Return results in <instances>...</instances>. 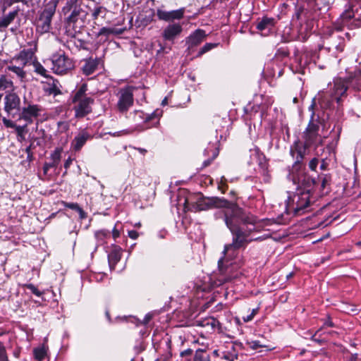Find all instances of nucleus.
I'll use <instances>...</instances> for the list:
<instances>
[{
    "instance_id": "obj_1",
    "label": "nucleus",
    "mask_w": 361,
    "mask_h": 361,
    "mask_svg": "<svg viewBox=\"0 0 361 361\" xmlns=\"http://www.w3.org/2000/svg\"><path fill=\"white\" fill-rule=\"evenodd\" d=\"M215 216L216 219H222L232 233V243L224 246V256L231 251L245 247L252 240L249 236L255 228L254 220L237 204L224 212H216Z\"/></svg>"
},
{
    "instance_id": "obj_2",
    "label": "nucleus",
    "mask_w": 361,
    "mask_h": 361,
    "mask_svg": "<svg viewBox=\"0 0 361 361\" xmlns=\"http://www.w3.org/2000/svg\"><path fill=\"white\" fill-rule=\"evenodd\" d=\"M319 121L314 120V112L312 111L310 122L303 133L304 142L298 140L290 147V154L294 159L293 169L299 171L304 166V159L307 149L312 146L317 147L323 143V137L319 134Z\"/></svg>"
},
{
    "instance_id": "obj_3",
    "label": "nucleus",
    "mask_w": 361,
    "mask_h": 361,
    "mask_svg": "<svg viewBox=\"0 0 361 361\" xmlns=\"http://www.w3.org/2000/svg\"><path fill=\"white\" fill-rule=\"evenodd\" d=\"M236 204L216 197H205L201 193L190 195L185 199V206L192 212L210 209L214 207L223 208L220 212L228 210Z\"/></svg>"
},
{
    "instance_id": "obj_4",
    "label": "nucleus",
    "mask_w": 361,
    "mask_h": 361,
    "mask_svg": "<svg viewBox=\"0 0 361 361\" xmlns=\"http://www.w3.org/2000/svg\"><path fill=\"white\" fill-rule=\"evenodd\" d=\"M62 12L66 16V23L68 26L73 27L74 29L82 26L87 13L78 4V0H68Z\"/></svg>"
},
{
    "instance_id": "obj_5",
    "label": "nucleus",
    "mask_w": 361,
    "mask_h": 361,
    "mask_svg": "<svg viewBox=\"0 0 361 361\" xmlns=\"http://www.w3.org/2000/svg\"><path fill=\"white\" fill-rule=\"evenodd\" d=\"M87 85L83 83L73 96V103L75 116L77 118H82L92 111V104L94 99L86 94Z\"/></svg>"
},
{
    "instance_id": "obj_6",
    "label": "nucleus",
    "mask_w": 361,
    "mask_h": 361,
    "mask_svg": "<svg viewBox=\"0 0 361 361\" xmlns=\"http://www.w3.org/2000/svg\"><path fill=\"white\" fill-rule=\"evenodd\" d=\"M348 89L346 82L341 78H337L334 80L333 85H331L329 90L324 92L321 97L320 103L324 108H330L334 102H340Z\"/></svg>"
},
{
    "instance_id": "obj_7",
    "label": "nucleus",
    "mask_w": 361,
    "mask_h": 361,
    "mask_svg": "<svg viewBox=\"0 0 361 361\" xmlns=\"http://www.w3.org/2000/svg\"><path fill=\"white\" fill-rule=\"evenodd\" d=\"M59 0H50L37 20V31L40 34L49 32L51 30V23L56 12Z\"/></svg>"
},
{
    "instance_id": "obj_8",
    "label": "nucleus",
    "mask_w": 361,
    "mask_h": 361,
    "mask_svg": "<svg viewBox=\"0 0 361 361\" xmlns=\"http://www.w3.org/2000/svg\"><path fill=\"white\" fill-rule=\"evenodd\" d=\"M51 69L56 74L63 75L67 73L74 68L73 60L64 51H58L51 56Z\"/></svg>"
},
{
    "instance_id": "obj_9",
    "label": "nucleus",
    "mask_w": 361,
    "mask_h": 361,
    "mask_svg": "<svg viewBox=\"0 0 361 361\" xmlns=\"http://www.w3.org/2000/svg\"><path fill=\"white\" fill-rule=\"evenodd\" d=\"M133 87L127 86L121 88L118 92V99L116 104L118 111L121 114H126L133 105Z\"/></svg>"
},
{
    "instance_id": "obj_10",
    "label": "nucleus",
    "mask_w": 361,
    "mask_h": 361,
    "mask_svg": "<svg viewBox=\"0 0 361 361\" xmlns=\"http://www.w3.org/2000/svg\"><path fill=\"white\" fill-rule=\"evenodd\" d=\"M182 361H210V355L205 349L198 348L195 351L191 348L180 353Z\"/></svg>"
},
{
    "instance_id": "obj_11",
    "label": "nucleus",
    "mask_w": 361,
    "mask_h": 361,
    "mask_svg": "<svg viewBox=\"0 0 361 361\" xmlns=\"http://www.w3.org/2000/svg\"><path fill=\"white\" fill-rule=\"evenodd\" d=\"M313 197L311 196L309 190L302 191L294 196L293 201L295 202V206L293 208L295 214H302L307 211L310 205Z\"/></svg>"
},
{
    "instance_id": "obj_12",
    "label": "nucleus",
    "mask_w": 361,
    "mask_h": 361,
    "mask_svg": "<svg viewBox=\"0 0 361 361\" xmlns=\"http://www.w3.org/2000/svg\"><path fill=\"white\" fill-rule=\"evenodd\" d=\"M324 44L327 46L329 51L336 50L337 52H342L345 47L344 38L337 33L326 39Z\"/></svg>"
},
{
    "instance_id": "obj_13",
    "label": "nucleus",
    "mask_w": 361,
    "mask_h": 361,
    "mask_svg": "<svg viewBox=\"0 0 361 361\" xmlns=\"http://www.w3.org/2000/svg\"><path fill=\"white\" fill-rule=\"evenodd\" d=\"M183 31L180 23H170L162 32V37L166 41H173Z\"/></svg>"
},
{
    "instance_id": "obj_14",
    "label": "nucleus",
    "mask_w": 361,
    "mask_h": 361,
    "mask_svg": "<svg viewBox=\"0 0 361 361\" xmlns=\"http://www.w3.org/2000/svg\"><path fill=\"white\" fill-rule=\"evenodd\" d=\"M184 8L166 11L161 9H157V16L159 20L164 21H173L180 20L183 17Z\"/></svg>"
},
{
    "instance_id": "obj_15",
    "label": "nucleus",
    "mask_w": 361,
    "mask_h": 361,
    "mask_svg": "<svg viewBox=\"0 0 361 361\" xmlns=\"http://www.w3.org/2000/svg\"><path fill=\"white\" fill-rule=\"evenodd\" d=\"M92 137L87 129L81 130L71 142L72 149L75 152L80 151L86 142Z\"/></svg>"
},
{
    "instance_id": "obj_16",
    "label": "nucleus",
    "mask_w": 361,
    "mask_h": 361,
    "mask_svg": "<svg viewBox=\"0 0 361 361\" xmlns=\"http://www.w3.org/2000/svg\"><path fill=\"white\" fill-rule=\"evenodd\" d=\"M206 36L207 35L204 30L201 29L196 30L186 39L188 49H191L200 44L204 40Z\"/></svg>"
},
{
    "instance_id": "obj_17",
    "label": "nucleus",
    "mask_w": 361,
    "mask_h": 361,
    "mask_svg": "<svg viewBox=\"0 0 361 361\" xmlns=\"http://www.w3.org/2000/svg\"><path fill=\"white\" fill-rule=\"evenodd\" d=\"M41 108L36 104H29L27 107L23 109L22 118L27 123H31L34 118H36L39 115Z\"/></svg>"
},
{
    "instance_id": "obj_18",
    "label": "nucleus",
    "mask_w": 361,
    "mask_h": 361,
    "mask_svg": "<svg viewBox=\"0 0 361 361\" xmlns=\"http://www.w3.org/2000/svg\"><path fill=\"white\" fill-rule=\"evenodd\" d=\"M20 104V99L15 93H9L5 97L4 110L11 114L13 111H17Z\"/></svg>"
},
{
    "instance_id": "obj_19",
    "label": "nucleus",
    "mask_w": 361,
    "mask_h": 361,
    "mask_svg": "<svg viewBox=\"0 0 361 361\" xmlns=\"http://www.w3.org/2000/svg\"><path fill=\"white\" fill-rule=\"evenodd\" d=\"M197 326L206 327L209 330L214 331L218 330L219 333L223 332L221 324L214 317H206L197 321Z\"/></svg>"
},
{
    "instance_id": "obj_20",
    "label": "nucleus",
    "mask_w": 361,
    "mask_h": 361,
    "mask_svg": "<svg viewBox=\"0 0 361 361\" xmlns=\"http://www.w3.org/2000/svg\"><path fill=\"white\" fill-rule=\"evenodd\" d=\"M122 256V249L120 246L113 244L111 250L108 255V260L110 267H114L116 264L121 260Z\"/></svg>"
},
{
    "instance_id": "obj_21",
    "label": "nucleus",
    "mask_w": 361,
    "mask_h": 361,
    "mask_svg": "<svg viewBox=\"0 0 361 361\" xmlns=\"http://www.w3.org/2000/svg\"><path fill=\"white\" fill-rule=\"evenodd\" d=\"M101 60L99 58H90L85 61V64L82 66V73L86 75H90L94 73L97 69Z\"/></svg>"
},
{
    "instance_id": "obj_22",
    "label": "nucleus",
    "mask_w": 361,
    "mask_h": 361,
    "mask_svg": "<svg viewBox=\"0 0 361 361\" xmlns=\"http://www.w3.org/2000/svg\"><path fill=\"white\" fill-rule=\"evenodd\" d=\"M37 49L36 45L34 48L22 50L18 56V59L20 60L23 66H25L31 62H33V58H35V52Z\"/></svg>"
},
{
    "instance_id": "obj_23",
    "label": "nucleus",
    "mask_w": 361,
    "mask_h": 361,
    "mask_svg": "<svg viewBox=\"0 0 361 361\" xmlns=\"http://www.w3.org/2000/svg\"><path fill=\"white\" fill-rule=\"evenodd\" d=\"M47 78L49 79V82H47V86L44 87V91L49 94L54 96L61 94L59 81L51 77Z\"/></svg>"
},
{
    "instance_id": "obj_24",
    "label": "nucleus",
    "mask_w": 361,
    "mask_h": 361,
    "mask_svg": "<svg viewBox=\"0 0 361 361\" xmlns=\"http://www.w3.org/2000/svg\"><path fill=\"white\" fill-rule=\"evenodd\" d=\"M275 24V20L273 18L263 17L257 24V29L260 31L266 30H270Z\"/></svg>"
},
{
    "instance_id": "obj_25",
    "label": "nucleus",
    "mask_w": 361,
    "mask_h": 361,
    "mask_svg": "<svg viewBox=\"0 0 361 361\" xmlns=\"http://www.w3.org/2000/svg\"><path fill=\"white\" fill-rule=\"evenodd\" d=\"M155 118V114H146L142 111H134V121L136 123H139L140 121H142L144 123L147 124L149 122Z\"/></svg>"
},
{
    "instance_id": "obj_26",
    "label": "nucleus",
    "mask_w": 361,
    "mask_h": 361,
    "mask_svg": "<svg viewBox=\"0 0 361 361\" xmlns=\"http://www.w3.org/2000/svg\"><path fill=\"white\" fill-rule=\"evenodd\" d=\"M110 237V231L106 229H101L94 232V238L97 240V245H103L106 240Z\"/></svg>"
},
{
    "instance_id": "obj_27",
    "label": "nucleus",
    "mask_w": 361,
    "mask_h": 361,
    "mask_svg": "<svg viewBox=\"0 0 361 361\" xmlns=\"http://www.w3.org/2000/svg\"><path fill=\"white\" fill-rule=\"evenodd\" d=\"M218 266L219 269V271L222 275H224V279H222L224 281H230L232 278V276L228 274V265L227 264H225V259L224 257H221L219 259Z\"/></svg>"
},
{
    "instance_id": "obj_28",
    "label": "nucleus",
    "mask_w": 361,
    "mask_h": 361,
    "mask_svg": "<svg viewBox=\"0 0 361 361\" xmlns=\"http://www.w3.org/2000/svg\"><path fill=\"white\" fill-rule=\"evenodd\" d=\"M35 72L44 78H49V76L47 74V71L44 68V67L38 62L36 59H35L34 61L32 62Z\"/></svg>"
},
{
    "instance_id": "obj_29",
    "label": "nucleus",
    "mask_w": 361,
    "mask_h": 361,
    "mask_svg": "<svg viewBox=\"0 0 361 361\" xmlns=\"http://www.w3.org/2000/svg\"><path fill=\"white\" fill-rule=\"evenodd\" d=\"M33 354L36 360L42 361L46 356V348L44 346L36 348L33 350Z\"/></svg>"
},
{
    "instance_id": "obj_30",
    "label": "nucleus",
    "mask_w": 361,
    "mask_h": 361,
    "mask_svg": "<svg viewBox=\"0 0 361 361\" xmlns=\"http://www.w3.org/2000/svg\"><path fill=\"white\" fill-rule=\"evenodd\" d=\"M18 11H13L1 19V27H7L16 18Z\"/></svg>"
},
{
    "instance_id": "obj_31",
    "label": "nucleus",
    "mask_w": 361,
    "mask_h": 361,
    "mask_svg": "<svg viewBox=\"0 0 361 361\" xmlns=\"http://www.w3.org/2000/svg\"><path fill=\"white\" fill-rule=\"evenodd\" d=\"M352 8L353 6L350 5L349 8H346L345 11L341 14V17L344 23H345L347 20L354 17V13L352 10Z\"/></svg>"
},
{
    "instance_id": "obj_32",
    "label": "nucleus",
    "mask_w": 361,
    "mask_h": 361,
    "mask_svg": "<svg viewBox=\"0 0 361 361\" xmlns=\"http://www.w3.org/2000/svg\"><path fill=\"white\" fill-rule=\"evenodd\" d=\"M61 149L56 148L54 152L51 154V163L57 166L61 160Z\"/></svg>"
},
{
    "instance_id": "obj_33",
    "label": "nucleus",
    "mask_w": 361,
    "mask_h": 361,
    "mask_svg": "<svg viewBox=\"0 0 361 361\" xmlns=\"http://www.w3.org/2000/svg\"><path fill=\"white\" fill-rule=\"evenodd\" d=\"M8 69L16 73L17 76L20 78H23L25 75V73L24 72L22 68L16 66H8Z\"/></svg>"
},
{
    "instance_id": "obj_34",
    "label": "nucleus",
    "mask_w": 361,
    "mask_h": 361,
    "mask_svg": "<svg viewBox=\"0 0 361 361\" xmlns=\"http://www.w3.org/2000/svg\"><path fill=\"white\" fill-rule=\"evenodd\" d=\"M217 46V44L214 43H206L199 51L197 54V56H200L202 54L207 53L211 49L215 48Z\"/></svg>"
},
{
    "instance_id": "obj_35",
    "label": "nucleus",
    "mask_w": 361,
    "mask_h": 361,
    "mask_svg": "<svg viewBox=\"0 0 361 361\" xmlns=\"http://www.w3.org/2000/svg\"><path fill=\"white\" fill-rule=\"evenodd\" d=\"M116 33H117V32H116L114 28L104 27L99 30L97 35L98 36L104 35V36L108 37L110 35L116 34Z\"/></svg>"
},
{
    "instance_id": "obj_36",
    "label": "nucleus",
    "mask_w": 361,
    "mask_h": 361,
    "mask_svg": "<svg viewBox=\"0 0 361 361\" xmlns=\"http://www.w3.org/2000/svg\"><path fill=\"white\" fill-rule=\"evenodd\" d=\"M319 180H321V188L322 190H324L327 185L330 183V176L327 175H323L322 176H319Z\"/></svg>"
},
{
    "instance_id": "obj_37",
    "label": "nucleus",
    "mask_w": 361,
    "mask_h": 361,
    "mask_svg": "<svg viewBox=\"0 0 361 361\" xmlns=\"http://www.w3.org/2000/svg\"><path fill=\"white\" fill-rule=\"evenodd\" d=\"M12 90L13 89V82L11 81H8L6 79L5 77L1 76V89Z\"/></svg>"
},
{
    "instance_id": "obj_38",
    "label": "nucleus",
    "mask_w": 361,
    "mask_h": 361,
    "mask_svg": "<svg viewBox=\"0 0 361 361\" xmlns=\"http://www.w3.org/2000/svg\"><path fill=\"white\" fill-rule=\"evenodd\" d=\"M26 287L28 290H30L34 295L36 296L40 297L42 295V293L39 291L35 285L32 283H29L26 285Z\"/></svg>"
},
{
    "instance_id": "obj_39",
    "label": "nucleus",
    "mask_w": 361,
    "mask_h": 361,
    "mask_svg": "<svg viewBox=\"0 0 361 361\" xmlns=\"http://www.w3.org/2000/svg\"><path fill=\"white\" fill-rule=\"evenodd\" d=\"M104 8L102 7V6H99V7H96L94 8V9L93 10V12H92V17L94 19H97L99 15L103 12L104 11Z\"/></svg>"
},
{
    "instance_id": "obj_40",
    "label": "nucleus",
    "mask_w": 361,
    "mask_h": 361,
    "mask_svg": "<svg viewBox=\"0 0 361 361\" xmlns=\"http://www.w3.org/2000/svg\"><path fill=\"white\" fill-rule=\"evenodd\" d=\"M65 206L77 212H82V208L77 203H65Z\"/></svg>"
},
{
    "instance_id": "obj_41",
    "label": "nucleus",
    "mask_w": 361,
    "mask_h": 361,
    "mask_svg": "<svg viewBox=\"0 0 361 361\" xmlns=\"http://www.w3.org/2000/svg\"><path fill=\"white\" fill-rule=\"evenodd\" d=\"M319 161L317 158H313L309 162V168L312 171H315L317 165H318Z\"/></svg>"
},
{
    "instance_id": "obj_42",
    "label": "nucleus",
    "mask_w": 361,
    "mask_h": 361,
    "mask_svg": "<svg viewBox=\"0 0 361 361\" xmlns=\"http://www.w3.org/2000/svg\"><path fill=\"white\" fill-rule=\"evenodd\" d=\"M250 348L256 350L258 348L263 347L262 345L260 344V342L259 341H252L250 343Z\"/></svg>"
},
{
    "instance_id": "obj_43",
    "label": "nucleus",
    "mask_w": 361,
    "mask_h": 361,
    "mask_svg": "<svg viewBox=\"0 0 361 361\" xmlns=\"http://www.w3.org/2000/svg\"><path fill=\"white\" fill-rule=\"evenodd\" d=\"M112 236L115 240L120 236V231L117 228V224H116L114 228L112 229Z\"/></svg>"
},
{
    "instance_id": "obj_44",
    "label": "nucleus",
    "mask_w": 361,
    "mask_h": 361,
    "mask_svg": "<svg viewBox=\"0 0 361 361\" xmlns=\"http://www.w3.org/2000/svg\"><path fill=\"white\" fill-rule=\"evenodd\" d=\"M54 167H56V166L51 162L45 163L43 166L44 173L46 174L48 172L49 169L54 168Z\"/></svg>"
},
{
    "instance_id": "obj_45",
    "label": "nucleus",
    "mask_w": 361,
    "mask_h": 361,
    "mask_svg": "<svg viewBox=\"0 0 361 361\" xmlns=\"http://www.w3.org/2000/svg\"><path fill=\"white\" fill-rule=\"evenodd\" d=\"M128 236L133 239V240H135L138 238L139 236V233L136 231H134V230H132V231H128Z\"/></svg>"
},
{
    "instance_id": "obj_46",
    "label": "nucleus",
    "mask_w": 361,
    "mask_h": 361,
    "mask_svg": "<svg viewBox=\"0 0 361 361\" xmlns=\"http://www.w3.org/2000/svg\"><path fill=\"white\" fill-rule=\"evenodd\" d=\"M3 121H4V123L5 124V126L8 128H13L15 126V124L13 122H12L10 120H8L5 118H3Z\"/></svg>"
},
{
    "instance_id": "obj_47",
    "label": "nucleus",
    "mask_w": 361,
    "mask_h": 361,
    "mask_svg": "<svg viewBox=\"0 0 361 361\" xmlns=\"http://www.w3.org/2000/svg\"><path fill=\"white\" fill-rule=\"evenodd\" d=\"M1 361H8L6 355L5 354V350L1 347Z\"/></svg>"
},
{
    "instance_id": "obj_48",
    "label": "nucleus",
    "mask_w": 361,
    "mask_h": 361,
    "mask_svg": "<svg viewBox=\"0 0 361 361\" xmlns=\"http://www.w3.org/2000/svg\"><path fill=\"white\" fill-rule=\"evenodd\" d=\"M72 161H73V160H72V159H71V157H68V158L66 160V161H65V163H64V167H65L66 169H68V168L70 166V165L71 164Z\"/></svg>"
},
{
    "instance_id": "obj_49",
    "label": "nucleus",
    "mask_w": 361,
    "mask_h": 361,
    "mask_svg": "<svg viewBox=\"0 0 361 361\" xmlns=\"http://www.w3.org/2000/svg\"><path fill=\"white\" fill-rule=\"evenodd\" d=\"M16 127V132L18 133V135L23 133V130H24V126H14Z\"/></svg>"
},
{
    "instance_id": "obj_50",
    "label": "nucleus",
    "mask_w": 361,
    "mask_h": 361,
    "mask_svg": "<svg viewBox=\"0 0 361 361\" xmlns=\"http://www.w3.org/2000/svg\"><path fill=\"white\" fill-rule=\"evenodd\" d=\"M253 318H254V317L250 314L247 315V317H243V319L245 322H248L251 321Z\"/></svg>"
},
{
    "instance_id": "obj_51",
    "label": "nucleus",
    "mask_w": 361,
    "mask_h": 361,
    "mask_svg": "<svg viewBox=\"0 0 361 361\" xmlns=\"http://www.w3.org/2000/svg\"><path fill=\"white\" fill-rule=\"evenodd\" d=\"M211 163V160L210 159H208V160H206L203 162V166L204 167H207Z\"/></svg>"
},
{
    "instance_id": "obj_52",
    "label": "nucleus",
    "mask_w": 361,
    "mask_h": 361,
    "mask_svg": "<svg viewBox=\"0 0 361 361\" xmlns=\"http://www.w3.org/2000/svg\"><path fill=\"white\" fill-rule=\"evenodd\" d=\"M80 214V216L81 219H84L85 218V212L83 211V209H82V212H78Z\"/></svg>"
},
{
    "instance_id": "obj_53",
    "label": "nucleus",
    "mask_w": 361,
    "mask_h": 361,
    "mask_svg": "<svg viewBox=\"0 0 361 361\" xmlns=\"http://www.w3.org/2000/svg\"><path fill=\"white\" fill-rule=\"evenodd\" d=\"M324 325L327 326H333L334 324L332 323V322L331 321H327L324 323Z\"/></svg>"
},
{
    "instance_id": "obj_54",
    "label": "nucleus",
    "mask_w": 361,
    "mask_h": 361,
    "mask_svg": "<svg viewBox=\"0 0 361 361\" xmlns=\"http://www.w3.org/2000/svg\"><path fill=\"white\" fill-rule=\"evenodd\" d=\"M257 311H258V309H257V308H256V309H253V310H252L251 314H252L253 317H255V315L257 314Z\"/></svg>"
},
{
    "instance_id": "obj_55",
    "label": "nucleus",
    "mask_w": 361,
    "mask_h": 361,
    "mask_svg": "<svg viewBox=\"0 0 361 361\" xmlns=\"http://www.w3.org/2000/svg\"><path fill=\"white\" fill-rule=\"evenodd\" d=\"M293 276V272H290V273H289L288 274H287V275H286V279H290Z\"/></svg>"
},
{
    "instance_id": "obj_56",
    "label": "nucleus",
    "mask_w": 361,
    "mask_h": 361,
    "mask_svg": "<svg viewBox=\"0 0 361 361\" xmlns=\"http://www.w3.org/2000/svg\"><path fill=\"white\" fill-rule=\"evenodd\" d=\"M138 150H139L141 153H142V154H144V153H145V152H147V151H146V149H142V148H138Z\"/></svg>"
},
{
    "instance_id": "obj_57",
    "label": "nucleus",
    "mask_w": 361,
    "mask_h": 361,
    "mask_svg": "<svg viewBox=\"0 0 361 361\" xmlns=\"http://www.w3.org/2000/svg\"><path fill=\"white\" fill-rule=\"evenodd\" d=\"M224 357L226 360H230L231 361H233V358L231 359L229 356H227V355H224Z\"/></svg>"
},
{
    "instance_id": "obj_58",
    "label": "nucleus",
    "mask_w": 361,
    "mask_h": 361,
    "mask_svg": "<svg viewBox=\"0 0 361 361\" xmlns=\"http://www.w3.org/2000/svg\"><path fill=\"white\" fill-rule=\"evenodd\" d=\"M345 35L346 37L348 38V39L350 40V35L348 32H346Z\"/></svg>"
},
{
    "instance_id": "obj_59",
    "label": "nucleus",
    "mask_w": 361,
    "mask_h": 361,
    "mask_svg": "<svg viewBox=\"0 0 361 361\" xmlns=\"http://www.w3.org/2000/svg\"><path fill=\"white\" fill-rule=\"evenodd\" d=\"M106 317L108 318V319H109V320H110V319H111V318H110V315H109V312H108V311H106Z\"/></svg>"
},
{
    "instance_id": "obj_60",
    "label": "nucleus",
    "mask_w": 361,
    "mask_h": 361,
    "mask_svg": "<svg viewBox=\"0 0 361 361\" xmlns=\"http://www.w3.org/2000/svg\"><path fill=\"white\" fill-rule=\"evenodd\" d=\"M263 173H267V166H266V165L263 166Z\"/></svg>"
},
{
    "instance_id": "obj_61",
    "label": "nucleus",
    "mask_w": 361,
    "mask_h": 361,
    "mask_svg": "<svg viewBox=\"0 0 361 361\" xmlns=\"http://www.w3.org/2000/svg\"><path fill=\"white\" fill-rule=\"evenodd\" d=\"M360 25H361V22H360V20H357V23H356V26H357V27H360Z\"/></svg>"
},
{
    "instance_id": "obj_62",
    "label": "nucleus",
    "mask_w": 361,
    "mask_h": 361,
    "mask_svg": "<svg viewBox=\"0 0 361 361\" xmlns=\"http://www.w3.org/2000/svg\"><path fill=\"white\" fill-rule=\"evenodd\" d=\"M166 103V98H165L163 101H162V104H165Z\"/></svg>"
},
{
    "instance_id": "obj_63",
    "label": "nucleus",
    "mask_w": 361,
    "mask_h": 361,
    "mask_svg": "<svg viewBox=\"0 0 361 361\" xmlns=\"http://www.w3.org/2000/svg\"><path fill=\"white\" fill-rule=\"evenodd\" d=\"M150 126L149 125H147L146 126L143 127L142 129H145V128H149Z\"/></svg>"
},
{
    "instance_id": "obj_64",
    "label": "nucleus",
    "mask_w": 361,
    "mask_h": 361,
    "mask_svg": "<svg viewBox=\"0 0 361 361\" xmlns=\"http://www.w3.org/2000/svg\"><path fill=\"white\" fill-rule=\"evenodd\" d=\"M145 319H146L147 322H148L150 319V317H146Z\"/></svg>"
}]
</instances>
